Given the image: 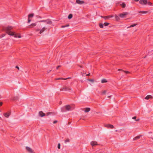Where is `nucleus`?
<instances>
[{
    "instance_id": "obj_4",
    "label": "nucleus",
    "mask_w": 153,
    "mask_h": 153,
    "mask_svg": "<svg viewBox=\"0 0 153 153\" xmlns=\"http://www.w3.org/2000/svg\"><path fill=\"white\" fill-rule=\"evenodd\" d=\"M27 151L30 153H34L33 151L30 148L27 146L26 147Z\"/></svg>"
},
{
    "instance_id": "obj_31",
    "label": "nucleus",
    "mask_w": 153,
    "mask_h": 153,
    "mask_svg": "<svg viewBox=\"0 0 153 153\" xmlns=\"http://www.w3.org/2000/svg\"><path fill=\"white\" fill-rule=\"evenodd\" d=\"M88 80L93 82L94 81V80L93 79H88Z\"/></svg>"
},
{
    "instance_id": "obj_53",
    "label": "nucleus",
    "mask_w": 153,
    "mask_h": 153,
    "mask_svg": "<svg viewBox=\"0 0 153 153\" xmlns=\"http://www.w3.org/2000/svg\"><path fill=\"white\" fill-rule=\"evenodd\" d=\"M68 124H70V123L69 122L68 123Z\"/></svg>"
},
{
    "instance_id": "obj_6",
    "label": "nucleus",
    "mask_w": 153,
    "mask_h": 153,
    "mask_svg": "<svg viewBox=\"0 0 153 153\" xmlns=\"http://www.w3.org/2000/svg\"><path fill=\"white\" fill-rule=\"evenodd\" d=\"M11 114V112L10 111H9L7 113H4L3 115L5 117L8 118L10 115Z\"/></svg>"
},
{
    "instance_id": "obj_7",
    "label": "nucleus",
    "mask_w": 153,
    "mask_h": 153,
    "mask_svg": "<svg viewBox=\"0 0 153 153\" xmlns=\"http://www.w3.org/2000/svg\"><path fill=\"white\" fill-rule=\"evenodd\" d=\"M12 27L10 26H9L5 28V30L6 31L7 33L8 32H10V30L12 29Z\"/></svg>"
},
{
    "instance_id": "obj_16",
    "label": "nucleus",
    "mask_w": 153,
    "mask_h": 153,
    "mask_svg": "<svg viewBox=\"0 0 153 153\" xmlns=\"http://www.w3.org/2000/svg\"><path fill=\"white\" fill-rule=\"evenodd\" d=\"M152 97L151 95H148L145 98V99L146 100H148L150 98H152Z\"/></svg>"
},
{
    "instance_id": "obj_39",
    "label": "nucleus",
    "mask_w": 153,
    "mask_h": 153,
    "mask_svg": "<svg viewBox=\"0 0 153 153\" xmlns=\"http://www.w3.org/2000/svg\"><path fill=\"white\" fill-rule=\"evenodd\" d=\"M16 68H17V69H18V70H19V68L18 66H16Z\"/></svg>"
},
{
    "instance_id": "obj_22",
    "label": "nucleus",
    "mask_w": 153,
    "mask_h": 153,
    "mask_svg": "<svg viewBox=\"0 0 153 153\" xmlns=\"http://www.w3.org/2000/svg\"><path fill=\"white\" fill-rule=\"evenodd\" d=\"M140 138V136H137L133 138V140H135L139 139Z\"/></svg>"
},
{
    "instance_id": "obj_12",
    "label": "nucleus",
    "mask_w": 153,
    "mask_h": 153,
    "mask_svg": "<svg viewBox=\"0 0 153 153\" xmlns=\"http://www.w3.org/2000/svg\"><path fill=\"white\" fill-rule=\"evenodd\" d=\"M39 115L41 117H42L45 115V114L43 113L42 111H40L39 112Z\"/></svg>"
},
{
    "instance_id": "obj_2",
    "label": "nucleus",
    "mask_w": 153,
    "mask_h": 153,
    "mask_svg": "<svg viewBox=\"0 0 153 153\" xmlns=\"http://www.w3.org/2000/svg\"><path fill=\"white\" fill-rule=\"evenodd\" d=\"M71 90V89L68 87L67 86H65L60 89L61 91H70Z\"/></svg>"
},
{
    "instance_id": "obj_50",
    "label": "nucleus",
    "mask_w": 153,
    "mask_h": 153,
    "mask_svg": "<svg viewBox=\"0 0 153 153\" xmlns=\"http://www.w3.org/2000/svg\"><path fill=\"white\" fill-rule=\"evenodd\" d=\"M134 1H139V0H134Z\"/></svg>"
},
{
    "instance_id": "obj_41",
    "label": "nucleus",
    "mask_w": 153,
    "mask_h": 153,
    "mask_svg": "<svg viewBox=\"0 0 153 153\" xmlns=\"http://www.w3.org/2000/svg\"><path fill=\"white\" fill-rule=\"evenodd\" d=\"M57 122V121H55L53 122V123L54 124V123H56Z\"/></svg>"
},
{
    "instance_id": "obj_35",
    "label": "nucleus",
    "mask_w": 153,
    "mask_h": 153,
    "mask_svg": "<svg viewBox=\"0 0 153 153\" xmlns=\"http://www.w3.org/2000/svg\"><path fill=\"white\" fill-rule=\"evenodd\" d=\"M58 148L59 149H60V144L59 143L58 144Z\"/></svg>"
},
{
    "instance_id": "obj_26",
    "label": "nucleus",
    "mask_w": 153,
    "mask_h": 153,
    "mask_svg": "<svg viewBox=\"0 0 153 153\" xmlns=\"http://www.w3.org/2000/svg\"><path fill=\"white\" fill-rule=\"evenodd\" d=\"M72 17V14H70L68 16V18L69 19H71Z\"/></svg>"
},
{
    "instance_id": "obj_11",
    "label": "nucleus",
    "mask_w": 153,
    "mask_h": 153,
    "mask_svg": "<svg viewBox=\"0 0 153 153\" xmlns=\"http://www.w3.org/2000/svg\"><path fill=\"white\" fill-rule=\"evenodd\" d=\"M66 109L67 111H69L71 110V107L69 105H67L65 106Z\"/></svg>"
},
{
    "instance_id": "obj_3",
    "label": "nucleus",
    "mask_w": 153,
    "mask_h": 153,
    "mask_svg": "<svg viewBox=\"0 0 153 153\" xmlns=\"http://www.w3.org/2000/svg\"><path fill=\"white\" fill-rule=\"evenodd\" d=\"M147 2V0H140L139 1V3L143 5H146Z\"/></svg>"
},
{
    "instance_id": "obj_13",
    "label": "nucleus",
    "mask_w": 153,
    "mask_h": 153,
    "mask_svg": "<svg viewBox=\"0 0 153 153\" xmlns=\"http://www.w3.org/2000/svg\"><path fill=\"white\" fill-rule=\"evenodd\" d=\"M46 29V28L44 27H43L40 30L39 33L41 34Z\"/></svg>"
},
{
    "instance_id": "obj_43",
    "label": "nucleus",
    "mask_w": 153,
    "mask_h": 153,
    "mask_svg": "<svg viewBox=\"0 0 153 153\" xmlns=\"http://www.w3.org/2000/svg\"><path fill=\"white\" fill-rule=\"evenodd\" d=\"M60 66H59H59H57V67H56V69H58L59 68V67H60Z\"/></svg>"
},
{
    "instance_id": "obj_46",
    "label": "nucleus",
    "mask_w": 153,
    "mask_h": 153,
    "mask_svg": "<svg viewBox=\"0 0 153 153\" xmlns=\"http://www.w3.org/2000/svg\"><path fill=\"white\" fill-rule=\"evenodd\" d=\"M140 119H137L136 120V121H138Z\"/></svg>"
},
{
    "instance_id": "obj_28",
    "label": "nucleus",
    "mask_w": 153,
    "mask_h": 153,
    "mask_svg": "<svg viewBox=\"0 0 153 153\" xmlns=\"http://www.w3.org/2000/svg\"><path fill=\"white\" fill-rule=\"evenodd\" d=\"M70 141V140L69 139H66L65 141V143H66L67 142H69Z\"/></svg>"
},
{
    "instance_id": "obj_36",
    "label": "nucleus",
    "mask_w": 153,
    "mask_h": 153,
    "mask_svg": "<svg viewBox=\"0 0 153 153\" xmlns=\"http://www.w3.org/2000/svg\"><path fill=\"white\" fill-rule=\"evenodd\" d=\"M52 114V112H48L47 113V115H49L50 114Z\"/></svg>"
},
{
    "instance_id": "obj_23",
    "label": "nucleus",
    "mask_w": 153,
    "mask_h": 153,
    "mask_svg": "<svg viewBox=\"0 0 153 153\" xmlns=\"http://www.w3.org/2000/svg\"><path fill=\"white\" fill-rule=\"evenodd\" d=\"M115 17L116 20L117 21H118L120 19L118 17V16L117 15H115Z\"/></svg>"
},
{
    "instance_id": "obj_49",
    "label": "nucleus",
    "mask_w": 153,
    "mask_h": 153,
    "mask_svg": "<svg viewBox=\"0 0 153 153\" xmlns=\"http://www.w3.org/2000/svg\"><path fill=\"white\" fill-rule=\"evenodd\" d=\"M118 70V71H123V70H121V69H119Z\"/></svg>"
},
{
    "instance_id": "obj_5",
    "label": "nucleus",
    "mask_w": 153,
    "mask_h": 153,
    "mask_svg": "<svg viewBox=\"0 0 153 153\" xmlns=\"http://www.w3.org/2000/svg\"><path fill=\"white\" fill-rule=\"evenodd\" d=\"M128 13H127L125 12L121 13L119 15V16L122 18H124L125 17V16L128 15Z\"/></svg>"
},
{
    "instance_id": "obj_44",
    "label": "nucleus",
    "mask_w": 153,
    "mask_h": 153,
    "mask_svg": "<svg viewBox=\"0 0 153 153\" xmlns=\"http://www.w3.org/2000/svg\"><path fill=\"white\" fill-rule=\"evenodd\" d=\"M2 104H3L2 102H0V105H1V106L2 105Z\"/></svg>"
},
{
    "instance_id": "obj_8",
    "label": "nucleus",
    "mask_w": 153,
    "mask_h": 153,
    "mask_svg": "<svg viewBox=\"0 0 153 153\" xmlns=\"http://www.w3.org/2000/svg\"><path fill=\"white\" fill-rule=\"evenodd\" d=\"M90 144L93 146L98 145L97 142L95 141H93L91 142L90 143Z\"/></svg>"
},
{
    "instance_id": "obj_37",
    "label": "nucleus",
    "mask_w": 153,
    "mask_h": 153,
    "mask_svg": "<svg viewBox=\"0 0 153 153\" xmlns=\"http://www.w3.org/2000/svg\"><path fill=\"white\" fill-rule=\"evenodd\" d=\"M123 71L124 72H125V73H130V72L129 71Z\"/></svg>"
},
{
    "instance_id": "obj_48",
    "label": "nucleus",
    "mask_w": 153,
    "mask_h": 153,
    "mask_svg": "<svg viewBox=\"0 0 153 153\" xmlns=\"http://www.w3.org/2000/svg\"><path fill=\"white\" fill-rule=\"evenodd\" d=\"M90 75V74H87V75H86V76H88Z\"/></svg>"
},
{
    "instance_id": "obj_19",
    "label": "nucleus",
    "mask_w": 153,
    "mask_h": 153,
    "mask_svg": "<svg viewBox=\"0 0 153 153\" xmlns=\"http://www.w3.org/2000/svg\"><path fill=\"white\" fill-rule=\"evenodd\" d=\"M139 13H141L143 14H145L147 13L148 11H140L139 12Z\"/></svg>"
},
{
    "instance_id": "obj_1",
    "label": "nucleus",
    "mask_w": 153,
    "mask_h": 153,
    "mask_svg": "<svg viewBox=\"0 0 153 153\" xmlns=\"http://www.w3.org/2000/svg\"><path fill=\"white\" fill-rule=\"evenodd\" d=\"M7 33L9 35L14 36V37L15 38L17 37L19 38H21V36L20 34L19 33H16L15 32H13L10 31V32H8Z\"/></svg>"
},
{
    "instance_id": "obj_24",
    "label": "nucleus",
    "mask_w": 153,
    "mask_h": 153,
    "mask_svg": "<svg viewBox=\"0 0 153 153\" xmlns=\"http://www.w3.org/2000/svg\"><path fill=\"white\" fill-rule=\"evenodd\" d=\"M137 25V24H133V25H130L129 27H127V28H128L129 27H134L136 26Z\"/></svg>"
},
{
    "instance_id": "obj_20",
    "label": "nucleus",
    "mask_w": 153,
    "mask_h": 153,
    "mask_svg": "<svg viewBox=\"0 0 153 153\" xmlns=\"http://www.w3.org/2000/svg\"><path fill=\"white\" fill-rule=\"evenodd\" d=\"M120 5L123 8H124L126 7V4L124 3H123L120 4Z\"/></svg>"
},
{
    "instance_id": "obj_47",
    "label": "nucleus",
    "mask_w": 153,
    "mask_h": 153,
    "mask_svg": "<svg viewBox=\"0 0 153 153\" xmlns=\"http://www.w3.org/2000/svg\"><path fill=\"white\" fill-rule=\"evenodd\" d=\"M65 26H66V27H68L69 26V24H68L67 25H65Z\"/></svg>"
},
{
    "instance_id": "obj_27",
    "label": "nucleus",
    "mask_w": 153,
    "mask_h": 153,
    "mask_svg": "<svg viewBox=\"0 0 153 153\" xmlns=\"http://www.w3.org/2000/svg\"><path fill=\"white\" fill-rule=\"evenodd\" d=\"M109 24V23H108L105 22V23H104V25L105 26H106L108 25Z\"/></svg>"
},
{
    "instance_id": "obj_52",
    "label": "nucleus",
    "mask_w": 153,
    "mask_h": 153,
    "mask_svg": "<svg viewBox=\"0 0 153 153\" xmlns=\"http://www.w3.org/2000/svg\"><path fill=\"white\" fill-rule=\"evenodd\" d=\"M110 97H111V96H109L108 97L109 98H110Z\"/></svg>"
},
{
    "instance_id": "obj_42",
    "label": "nucleus",
    "mask_w": 153,
    "mask_h": 153,
    "mask_svg": "<svg viewBox=\"0 0 153 153\" xmlns=\"http://www.w3.org/2000/svg\"><path fill=\"white\" fill-rule=\"evenodd\" d=\"M61 27H62V28H64V27H66V26H65V25L62 26Z\"/></svg>"
},
{
    "instance_id": "obj_33",
    "label": "nucleus",
    "mask_w": 153,
    "mask_h": 153,
    "mask_svg": "<svg viewBox=\"0 0 153 153\" xmlns=\"http://www.w3.org/2000/svg\"><path fill=\"white\" fill-rule=\"evenodd\" d=\"M147 4H148L149 5H151L152 4V3L151 2H150L149 1H147Z\"/></svg>"
},
{
    "instance_id": "obj_29",
    "label": "nucleus",
    "mask_w": 153,
    "mask_h": 153,
    "mask_svg": "<svg viewBox=\"0 0 153 153\" xmlns=\"http://www.w3.org/2000/svg\"><path fill=\"white\" fill-rule=\"evenodd\" d=\"M99 26L101 28H103V25L101 23L99 24Z\"/></svg>"
},
{
    "instance_id": "obj_15",
    "label": "nucleus",
    "mask_w": 153,
    "mask_h": 153,
    "mask_svg": "<svg viewBox=\"0 0 153 153\" xmlns=\"http://www.w3.org/2000/svg\"><path fill=\"white\" fill-rule=\"evenodd\" d=\"M47 24L51 25L52 24V22L51 20H50L49 19L46 20V22Z\"/></svg>"
},
{
    "instance_id": "obj_54",
    "label": "nucleus",
    "mask_w": 153,
    "mask_h": 153,
    "mask_svg": "<svg viewBox=\"0 0 153 153\" xmlns=\"http://www.w3.org/2000/svg\"><path fill=\"white\" fill-rule=\"evenodd\" d=\"M1 118V117H0V118Z\"/></svg>"
},
{
    "instance_id": "obj_10",
    "label": "nucleus",
    "mask_w": 153,
    "mask_h": 153,
    "mask_svg": "<svg viewBox=\"0 0 153 153\" xmlns=\"http://www.w3.org/2000/svg\"><path fill=\"white\" fill-rule=\"evenodd\" d=\"M76 3L80 4H82L84 3V2L83 1H80V0H76Z\"/></svg>"
},
{
    "instance_id": "obj_14",
    "label": "nucleus",
    "mask_w": 153,
    "mask_h": 153,
    "mask_svg": "<svg viewBox=\"0 0 153 153\" xmlns=\"http://www.w3.org/2000/svg\"><path fill=\"white\" fill-rule=\"evenodd\" d=\"M113 17V16L112 15L108 16H101V17L105 19H108L112 17Z\"/></svg>"
},
{
    "instance_id": "obj_21",
    "label": "nucleus",
    "mask_w": 153,
    "mask_h": 153,
    "mask_svg": "<svg viewBox=\"0 0 153 153\" xmlns=\"http://www.w3.org/2000/svg\"><path fill=\"white\" fill-rule=\"evenodd\" d=\"M107 82V80L105 79H103L101 80V82L102 83H104L106 82Z\"/></svg>"
},
{
    "instance_id": "obj_40",
    "label": "nucleus",
    "mask_w": 153,
    "mask_h": 153,
    "mask_svg": "<svg viewBox=\"0 0 153 153\" xmlns=\"http://www.w3.org/2000/svg\"><path fill=\"white\" fill-rule=\"evenodd\" d=\"M136 118V117L135 116V117H133L132 118V119H135Z\"/></svg>"
},
{
    "instance_id": "obj_32",
    "label": "nucleus",
    "mask_w": 153,
    "mask_h": 153,
    "mask_svg": "<svg viewBox=\"0 0 153 153\" xmlns=\"http://www.w3.org/2000/svg\"><path fill=\"white\" fill-rule=\"evenodd\" d=\"M106 90L103 91L102 92V94H106Z\"/></svg>"
},
{
    "instance_id": "obj_25",
    "label": "nucleus",
    "mask_w": 153,
    "mask_h": 153,
    "mask_svg": "<svg viewBox=\"0 0 153 153\" xmlns=\"http://www.w3.org/2000/svg\"><path fill=\"white\" fill-rule=\"evenodd\" d=\"M36 25V24L35 23H33L32 24L30 25V26L31 27H33L34 26H35Z\"/></svg>"
},
{
    "instance_id": "obj_9",
    "label": "nucleus",
    "mask_w": 153,
    "mask_h": 153,
    "mask_svg": "<svg viewBox=\"0 0 153 153\" xmlns=\"http://www.w3.org/2000/svg\"><path fill=\"white\" fill-rule=\"evenodd\" d=\"M105 126L108 128H111V129H112L114 128V126L113 125L109 124L105 125Z\"/></svg>"
},
{
    "instance_id": "obj_17",
    "label": "nucleus",
    "mask_w": 153,
    "mask_h": 153,
    "mask_svg": "<svg viewBox=\"0 0 153 153\" xmlns=\"http://www.w3.org/2000/svg\"><path fill=\"white\" fill-rule=\"evenodd\" d=\"M34 15V14L33 13H31L29 14L28 16V18L30 19V18H32L33 17Z\"/></svg>"
},
{
    "instance_id": "obj_38",
    "label": "nucleus",
    "mask_w": 153,
    "mask_h": 153,
    "mask_svg": "<svg viewBox=\"0 0 153 153\" xmlns=\"http://www.w3.org/2000/svg\"><path fill=\"white\" fill-rule=\"evenodd\" d=\"M31 21V20L30 19L28 18V23H30Z\"/></svg>"
},
{
    "instance_id": "obj_45",
    "label": "nucleus",
    "mask_w": 153,
    "mask_h": 153,
    "mask_svg": "<svg viewBox=\"0 0 153 153\" xmlns=\"http://www.w3.org/2000/svg\"><path fill=\"white\" fill-rule=\"evenodd\" d=\"M40 30H39V29H38L36 30V31H40Z\"/></svg>"
},
{
    "instance_id": "obj_34",
    "label": "nucleus",
    "mask_w": 153,
    "mask_h": 153,
    "mask_svg": "<svg viewBox=\"0 0 153 153\" xmlns=\"http://www.w3.org/2000/svg\"><path fill=\"white\" fill-rule=\"evenodd\" d=\"M39 22H46V20H41L39 21Z\"/></svg>"
},
{
    "instance_id": "obj_18",
    "label": "nucleus",
    "mask_w": 153,
    "mask_h": 153,
    "mask_svg": "<svg viewBox=\"0 0 153 153\" xmlns=\"http://www.w3.org/2000/svg\"><path fill=\"white\" fill-rule=\"evenodd\" d=\"M90 110V108H87L85 109V112H89Z\"/></svg>"
},
{
    "instance_id": "obj_30",
    "label": "nucleus",
    "mask_w": 153,
    "mask_h": 153,
    "mask_svg": "<svg viewBox=\"0 0 153 153\" xmlns=\"http://www.w3.org/2000/svg\"><path fill=\"white\" fill-rule=\"evenodd\" d=\"M68 78H66V79H63V78H57V79H56V80H59L60 79H64V80H65V79H68Z\"/></svg>"
},
{
    "instance_id": "obj_51",
    "label": "nucleus",
    "mask_w": 153,
    "mask_h": 153,
    "mask_svg": "<svg viewBox=\"0 0 153 153\" xmlns=\"http://www.w3.org/2000/svg\"><path fill=\"white\" fill-rule=\"evenodd\" d=\"M4 36H5V35H2V37H3Z\"/></svg>"
}]
</instances>
